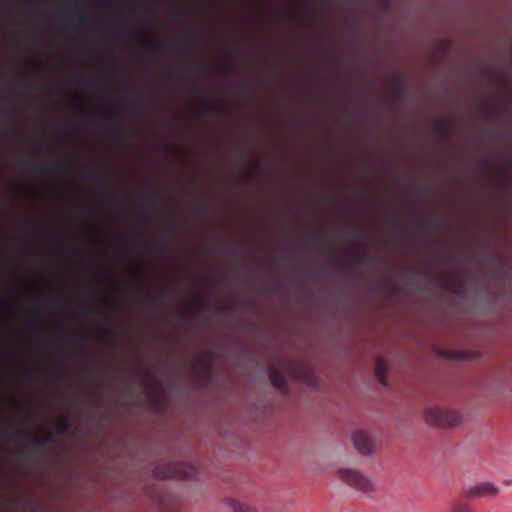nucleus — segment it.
I'll list each match as a JSON object with an SVG mask.
<instances>
[{
    "instance_id": "27",
    "label": "nucleus",
    "mask_w": 512,
    "mask_h": 512,
    "mask_svg": "<svg viewBox=\"0 0 512 512\" xmlns=\"http://www.w3.org/2000/svg\"><path fill=\"white\" fill-rule=\"evenodd\" d=\"M55 189H56V187H55V185H53V184H50V185H48V186H47V190H48L49 192H54V191H55Z\"/></svg>"
},
{
    "instance_id": "17",
    "label": "nucleus",
    "mask_w": 512,
    "mask_h": 512,
    "mask_svg": "<svg viewBox=\"0 0 512 512\" xmlns=\"http://www.w3.org/2000/svg\"><path fill=\"white\" fill-rule=\"evenodd\" d=\"M450 512H472L471 508L463 503V502H457L452 505Z\"/></svg>"
},
{
    "instance_id": "11",
    "label": "nucleus",
    "mask_w": 512,
    "mask_h": 512,
    "mask_svg": "<svg viewBox=\"0 0 512 512\" xmlns=\"http://www.w3.org/2000/svg\"><path fill=\"white\" fill-rule=\"evenodd\" d=\"M268 376L271 384L276 388H283L286 383L285 376L273 366L268 368Z\"/></svg>"
},
{
    "instance_id": "1",
    "label": "nucleus",
    "mask_w": 512,
    "mask_h": 512,
    "mask_svg": "<svg viewBox=\"0 0 512 512\" xmlns=\"http://www.w3.org/2000/svg\"><path fill=\"white\" fill-rule=\"evenodd\" d=\"M154 474L157 478H176L188 480L198 474V469L189 463L173 462L155 467Z\"/></svg>"
},
{
    "instance_id": "32",
    "label": "nucleus",
    "mask_w": 512,
    "mask_h": 512,
    "mask_svg": "<svg viewBox=\"0 0 512 512\" xmlns=\"http://www.w3.org/2000/svg\"><path fill=\"white\" fill-rule=\"evenodd\" d=\"M164 147H166V148H171V149H172V147H171V146H169V145H167V144H164Z\"/></svg>"
},
{
    "instance_id": "3",
    "label": "nucleus",
    "mask_w": 512,
    "mask_h": 512,
    "mask_svg": "<svg viewBox=\"0 0 512 512\" xmlns=\"http://www.w3.org/2000/svg\"><path fill=\"white\" fill-rule=\"evenodd\" d=\"M337 474L343 483L358 492L368 494L375 491L374 483L359 470L343 468Z\"/></svg>"
},
{
    "instance_id": "6",
    "label": "nucleus",
    "mask_w": 512,
    "mask_h": 512,
    "mask_svg": "<svg viewBox=\"0 0 512 512\" xmlns=\"http://www.w3.org/2000/svg\"><path fill=\"white\" fill-rule=\"evenodd\" d=\"M352 441L356 450L362 455L371 454L374 449V443L370 437L364 432H356L352 435Z\"/></svg>"
},
{
    "instance_id": "14",
    "label": "nucleus",
    "mask_w": 512,
    "mask_h": 512,
    "mask_svg": "<svg viewBox=\"0 0 512 512\" xmlns=\"http://www.w3.org/2000/svg\"><path fill=\"white\" fill-rule=\"evenodd\" d=\"M35 445H44L52 442L51 431L49 429L42 431L38 436L32 439Z\"/></svg>"
},
{
    "instance_id": "23",
    "label": "nucleus",
    "mask_w": 512,
    "mask_h": 512,
    "mask_svg": "<svg viewBox=\"0 0 512 512\" xmlns=\"http://www.w3.org/2000/svg\"><path fill=\"white\" fill-rule=\"evenodd\" d=\"M228 68H229V66H228L227 64H224V63L219 64V65L217 66V72H218L219 74H223V73H225V72H227V71H228Z\"/></svg>"
},
{
    "instance_id": "29",
    "label": "nucleus",
    "mask_w": 512,
    "mask_h": 512,
    "mask_svg": "<svg viewBox=\"0 0 512 512\" xmlns=\"http://www.w3.org/2000/svg\"><path fill=\"white\" fill-rule=\"evenodd\" d=\"M113 132L114 134H120V129L117 126H115Z\"/></svg>"
},
{
    "instance_id": "2",
    "label": "nucleus",
    "mask_w": 512,
    "mask_h": 512,
    "mask_svg": "<svg viewBox=\"0 0 512 512\" xmlns=\"http://www.w3.org/2000/svg\"><path fill=\"white\" fill-rule=\"evenodd\" d=\"M425 421L434 427L450 428L457 426L461 422V414L455 410H447L438 407L426 409L424 414Z\"/></svg>"
},
{
    "instance_id": "30",
    "label": "nucleus",
    "mask_w": 512,
    "mask_h": 512,
    "mask_svg": "<svg viewBox=\"0 0 512 512\" xmlns=\"http://www.w3.org/2000/svg\"><path fill=\"white\" fill-rule=\"evenodd\" d=\"M159 250V246L158 245H154L153 248H152V252H158Z\"/></svg>"
},
{
    "instance_id": "20",
    "label": "nucleus",
    "mask_w": 512,
    "mask_h": 512,
    "mask_svg": "<svg viewBox=\"0 0 512 512\" xmlns=\"http://www.w3.org/2000/svg\"><path fill=\"white\" fill-rule=\"evenodd\" d=\"M0 309H9L10 311H12V306L9 304L8 298L6 296H0Z\"/></svg>"
},
{
    "instance_id": "8",
    "label": "nucleus",
    "mask_w": 512,
    "mask_h": 512,
    "mask_svg": "<svg viewBox=\"0 0 512 512\" xmlns=\"http://www.w3.org/2000/svg\"><path fill=\"white\" fill-rule=\"evenodd\" d=\"M499 492L498 487L492 482H482L473 487L468 491L469 497L478 498L484 496H495Z\"/></svg>"
},
{
    "instance_id": "9",
    "label": "nucleus",
    "mask_w": 512,
    "mask_h": 512,
    "mask_svg": "<svg viewBox=\"0 0 512 512\" xmlns=\"http://www.w3.org/2000/svg\"><path fill=\"white\" fill-rule=\"evenodd\" d=\"M227 512H260L248 502L230 499L225 502Z\"/></svg>"
},
{
    "instance_id": "21",
    "label": "nucleus",
    "mask_w": 512,
    "mask_h": 512,
    "mask_svg": "<svg viewBox=\"0 0 512 512\" xmlns=\"http://www.w3.org/2000/svg\"><path fill=\"white\" fill-rule=\"evenodd\" d=\"M10 354L6 345H0V359H9Z\"/></svg>"
},
{
    "instance_id": "22",
    "label": "nucleus",
    "mask_w": 512,
    "mask_h": 512,
    "mask_svg": "<svg viewBox=\"0 0 512 512\" xmlns=\"http://www.w3.org/2000/svg\"><path fill=\"white\" fill-rule=\"evenodd\" d=\"M67 170V167L64 163H58L55 165V171L59 174L65 173Z\"/></svg>"
},
{
    "instance_id": "24",
    "label": "nucleus",
    "mask_w": 512,
    "mask_h": 512,
    "mask_svg": "<svg viewBox=\"0 0 512 512\" xmlns=\"http://www.w3.org/2000/svg\"><path fill=\"white\" fill-rule=\"evenodd\" d=\"M259 167H258V164L256 162H251L248 164V169L249 171H255L257 170Z\"/></svg>"
},
{
    "instance_id": "19",
    "label": "nucleus",
    "mask_w": 512,
    "mask_h": 512,
    "mask_svg": "<svg viewBox=\"0 0 512 512\" xmlns=\"http://www.w3.org/2000/svg\"><path fill=\"white\" fill-rule=\"evenodd\" d=\"M98 277L102 280H116L117 279V275L114 272H112L111 270L100 271L98 273Z\"/></svg>"
},
{
    "instance_id": "18",
    "label": "nucleus",
    "mask_w": 512,
    "mask_h": 512,
    "mask_svg": "<svg viewBox=\"0 0 512 512\" xmlns=\"http://www.w3.org/2000/svg\"><path fill=\"white\" fill-rule=\"evenodd\" d=\"M99 301L104 305V307L108 309L114 308L116 304V297L114 296H105L99 299Z\"/></svg>"
},
{
    "instance_id": "7",
    "label": "nucleus",
    "mask_w": 512,
    "mask_h": 512,
    "mask_svg": "<svg viewBox=\"0 0 512 512\" xmlns=\"http://www.w3.org/2000/svg\"><path fill=\"white\" fill-rule=\"evenodd\" d=\"M130 39L134 40L138 46L152 52L160 51L162 42L153 37H147L143 33H132Z\"/></svg>"
},
{
    "instance_id": "25",
    "label": "nucleus",
    "mask_w": 512,
    "mask_h": 512,
    "mask_svg": "<svg viewBox=\"0 0 512 512\" xmlns=\"http://www.w3.org/2000/svg\"><path fill=\"white\" fill-rule=\"evenodd\" d=\"M142 268H143V267H142V265H141V264H135V265H133V271H134L135 273H140V272L142 271Z\"/></svg>"
},
{
    "instance_id": "10",
    "label": "nucleus",
    "mask_w": 512,
    "mask_h": 512,
    "mask_svg": "<svg viewBox=\"0 0 512 512\" xmlns=\"http://www.w3.org/2000/svg\"><path fill=\"white\" fill-rule=\"evenodd\" d=\"M224 110L225 107L223 104L214 103L213 101L209 100L205 103L196 105L195 114L200 116L209 112H223Z\"/></svg>"
},
{
    "instance_id": "12",
    "label": "nucleus",
    "mask_w": 512,
    "mask_h": 512,
    "mask_svg": "<svg viewBox=\"0 0 512 512\" xmlns=\"http://www.w3.org/2000/svg\"><path fill=\"white\" fill-rule=\"evenodd\" d=\"M386 372H387V365L382 358H378L376 361V377L379 380V382L383 385H386Z\"/></svg>"
},
{
    "instance_id": "4",
    "label": "nucleus",
    "mask_w": 512,
    "mask_h": 512,
    "mask_svg": "<svg viewBox=\"0 0 512 512\" xmlns=\"http://www.w3.org/2000/svg\"><path fill=\"white\" fill-rule=\"evenodd\" d=\"M144 385L149 402L154 406V408L158 412H161L163 410L165 401V391L161 383L156 379H152L150 375L147 373Z\"/></svg>"
},
{
    "instance_id": "16",
    "label": "nucleus",
    "mask_w": 512,
    "mask_h": 512,
    "mask_svg": "<svg viewBox=\"0 0 512 512\" xmlns=\"http://www.w3.org/2000/svg\"><path fill=\"white\" fill-rule=\"evenodd\" d=\"M85 98L79 95L71 97V103L74 109L78 111H84Z\"/></svg>"
},
{
    "instance_id": "13",
    "label": "nucleus",
    "mask_w": 512,
    "mask_h": 512,
    "mask_svg": "<svg viewBox=\"0 0 512 512\" xmlns=\"http://www.w3.org/2000/svg\"><path fill=\"white\" fill-rule=\"evenodd\" d=\"M204 306L203 301L198 296H192L185 302V308L189 311L196 312Z\"/></svg>"
},
{
    "instance_id": "5",
    "label": "nucleus",
    "mask_w": 512,
    "mask_h": 512,
    "mask_svg": "<svg viewBox=\"0 0 512 512\" xmlns=\"http://www.w3.org/2000/svg\"><path fill=\"white\" fill-rule=\"evenodd\" d=\"M192 372L197 378L204 380L211 378V362L208 352H200L193 358Z\"/></svg>"
},
{
    "instance_id": "26",
    "label": "nucleus",
    "mask_w": 512,
    "mask_h": 512,
    "mask_svg": "<svg viewBox=\"0 0 512 512\" xmlns=\"http://www.w3.org/2000/svg\"><path fill=\"white\" fill-rule=\"evenodd\" d=\"M364 258H366V254H362V255H355V256H354V260H355L356 262H359V261H361V260H362V259H364Z\"/></svg>"
},
{
    "instance_id": "28",
    "label": "nucleus",
    "mask_w": 512,
    "mask_h": 512,
    "mask_svg": "<svg viewBox=\"0 0 512 512\" xmlns=\"http://www.w3.org/2000/svg\"><path fill=\"white\" fill-rule=\"evenodd\" d=\"M102 334L103 336L108 337L111 335V330H104Z\"/></svg>"
},
{
    "instance_id": "15",
    "label": "nucleus",
    "mask_w": 512,
    "mask_h": 512,
    "mask_svg": "<svg viewBox=\"0 0 512 512\" xmlns=\"http://www.w3.org/2000/svg\"><path fill=\"white\" fill-rule=\"evenodd\" d=\"M70 427V420L66 414L61 415L57 421L56 432L58 434H64Z\"/></svg>"
},
{
    "instance_id": "31",
    "label": "nucleus",
    "mask_w": 512,
    "mask_h": 512,
    "mask_svg": "<svg viewBox=\"0 0 512 512\" xmlns=\"http://www.w3.org/2000/svg\"><path fill=\"white\" fill-rule=\"evenodd\" d=\"M25 326H26V327H30V326H31V322H27V323L25 324Z\"/></svg>"
}]
</instances>
